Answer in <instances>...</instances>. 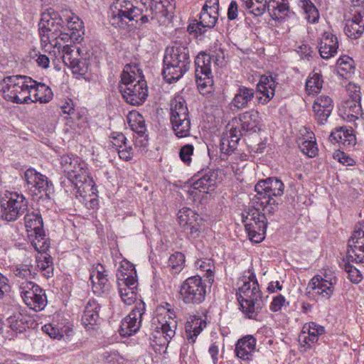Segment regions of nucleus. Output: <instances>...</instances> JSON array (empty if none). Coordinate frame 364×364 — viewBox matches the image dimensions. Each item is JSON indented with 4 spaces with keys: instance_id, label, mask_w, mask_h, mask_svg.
I'll use <instances>...</instances> for the list:
<instances>
[{
    "instance_id": "1",
    "label": "nucleus",
    "mask_w": 364,
    "mask_h": 364,
    "mask_svg": "<svg viewBox=\"0 0 364 364\" xmlns=\"http://www.w3.org/2000/svg\"><path fill=\"white\" fill-rule=\"evenodd\" d=\"M38 26L41 44L60 48L61 42L67 43L77 36L76 32L83 28V22L70 10L59 14L49 8L41 14Z\"/></svg>"
},
{
    "instance_id": "2",
    "label": "nucleus",
    "mask_w": 364,
    "mask_h": 364,
    "mask_svg": "<svg viewBox=\"0 0 364 364\" xmlns=\"http://www.w3.org/2000/svg\"><path fill=\"white\" fill-rule=\"evenodd\" d=\"M156 7L153 0H114L110 6L109 21L119 29H126L133 21L141 26L155 18Z\"/></svg>"
},
{
    "instance_id": "3",
    "label": "nucleus",
    "mask_w": 364,
    "mask_h": 364,
    "mask_svg": "<svg viewBox=\"0 0 364 364\" xmlns=\"http://www.w3.org/2000/svg\"><path fill=\"white\" fill-rule=\"evenodd\" d=\"M60 164L66 178L61 181V186L68 195L86 198L95 194V183L88 176L87 165L80 158L73 154L63 155Z\"/></svg>"
},
{
    "instance_id": "4",
    "label": "nucleus",
    "mask_w": 364,
    "mask_h": 364,
    "mask_svg": "<svg viewBox=\"0 0 364 364\" xmlns=\"http://www.w3.org/2000/svg\"><path fill=\"white\" fill-rule=\"evenodd\" d=\"M119 89L125 102L133 106L141 105L149 95L146 81L136 65H125Z\"/></svg>"
},
{
    "instance_id": "5",
    "label": "nucleus",
    "mask_w": 364,
    "mask_h": 364,
    "mask_svg": "<svg viewBox=\"0 0 364 364\" xmlns=\"http://www.w3.org/2000/svg\"><path fill=\"white\" fill-rule=\"evenodd\" d=\"M190 51L186 41H176L166 48L162 74L168 83L178 80L190 68Z\"/></svg>"
},
{
    "instance_id": "6",
    "label": "nucleus",
    "mask_w": 364,
    "mask_h": 364,
    "mask_svg": "<svg viewBox=\"0 0 364 364\" xmlns=\"http://www.w3.org/2000/svg\"><path fill=\"white\" fill-rule=\"evenodd\" d=\"M248 275H244L237 293L242 313L251 319H257L259 313L264 306L262 291L259 289L255 274L249 270Z\"/></svg>"
},
{
    "instance_id": "7",
    "label": "nucleus",
    "mask_w": 364,
    "mask_h": 364,
    "mask_svg": "<svg viewBox=\"0 0 364 364\" xmlns=\"http://www.w3.org/2000/svg\"><path fill=\"white\" fill-rule=\"evenodd\" d=\"M166 307L157 310V314L152 318L150 340L159 346H167L176 334L177 321L175 320V311L171 305L166 303Z\"/></svg>"
},
{
    "instance_id": "8",
    "label": "nucleus",
    "mask_w": 364,
    "mask_h": 364,
    "mask_svg": "<svg viewBox=\"0 0 364 364\" xmlns=\"http://www.w3.org/2000/svg\"><path fill=\"white\" fill-rule=\"evenodd\" d=\"M35 80L26 75H10L0 82V92L6 100L16 103H30Z\"/></svg>"
},
{
    "instance_id": "9",
    "label": "nucleus",
    "mask_w": 364,
    "mask_h": 364,
    "mask_svg": "<svg viewBox=\"0 0 364 364\" xmlns=\"http://www.w3.org/2000/svg\"><path fill=\"white\" fill-rule=\"evenodd\" d=\"M217 66L225 64V54L221 48L216 49L208 54L201 51L195 58L196 83L199 87H206L213 84L211 63Z\"/></svg>"
},
{
    "instance_id": "10",
    "label": "nucleus",
    "mask_w": 364,
    "mask_h": 364,
    "mask_svg": "<svg viewBox=\"0 0 364 364\" xmlns=\"http://www.w3.org/2000/svg\"><path fill=\"white\" fill-rule=\"evenodd\" d=\"M118 291L122 301L131 305L136 299L138 281L134 267L128 262L122 264L117 273Z\"/></svg>"
},
{
    "instance_id": "11",
    "label": "nucleus",
    "mask_w": 364,
    "mask_h": 364,
    "mask_svg": "<svg viewBox=\"0 0 364 364\" xmlns=\"http://www.w3.org/2000/svg\"><path fill=\"white\" fill-rule=\"evenodd\" d=\"M170 121L172 130L178 138L190 136L191 118L185 100L181 97H175L171 103Z\"/></svg>"
},
{
    "instance_id": "12",
    "label": "nucleus",
    "mask_w": 364,
    "mask_h": 364,
    "mask_svg": "<svg viewBox=\"0 0 364 364\" xmlns=\"http://www.w3.org/2000/svg\"><path fill=\"white\" fill-rule=\"evenodd\" d=\"M207 286L201 277L192 276L184 280L179 287V299L187 305H198L205 301Z\"/></svg>"
},
{
    "instance_id": "13",
    "label": "nucleus",
    "mask_w": 364,
    "mask_h": 364,
    "mask_svg": "<svg viewBox=\"0 0 364 364\" xmlns=\"http://www.w3.org/2000/svg\"><path fill=\"white\" fill-rule=\"evenodd\" d=\"M242 218L249 239L255 243L262 242L267 227L264 213H262L257 208H251L242 213Z\"/></svg>"
},
{
    "instance_id": "14",
    "label": "nucleus",
    "mask_w": 364,
    "mask_h": 364,
    "mask_svg": "<svg viewBox=\"0 0 364 364\" xmlns=\"http://www.w3.org/2000/svg\"><path fill=\"white\" fill-rule=\"evenodd\" d=\"M24 180L30 195L36 198H42L44 196L46 198H50L53 186L46 176L30 168L24 172Z\"/></svg>"
},
{
    "instance_id": "15",
    "label": "nucleus",
    "mask_w": 364,
    "mask_h": 364,
    "mask_svg": "<svg viewBox=\"0 0 364 364\" xmlns=\"http://www.w3.org/2000/svg\"><path fill=\"white\" fill-rule=\"evenodd\" d=\"M336 281L335 277L316 275L308 283L306 295L316 301L328 300L335 291Z\"/></svg>"
},
{
    "instance_id": "16",
    "label": "nucleus",
    "mask_w": 364,
    "mask_h": 364,
    "mask_svg": "<svg viewBox=\"0 0 364 364\" xmlns=\"http://www.w3.org/2000/svg\"><path fill=\"white\" fill-rule=\"evenodd\" d=\"M21 296L25 304L34 311H41L48 304L46 291L34 282L19 283Z\"/></svg>"
},
{
    "instance_id": "17",
    "label": "nucleus",
    "mask_w": 364,
    "mask_h": 364,
    "mask_svg": "<svg viewBox=\"0 0 364 364\" xmlns=\"http://www.w3.org/2000/svg\"><path fill=\"white\" fill-rule=\"evenodd\" d=\"M218 0H207L202 8L198 21L196 20V23L188 26V31L190 33L194 32L196 35H201L208 28H213L218 18Z\"/></svg>"
},
{
    "instance_id": "18",
    "label": "nucleus",
    "mask_w": 364,
    "mask_h": 364,
    "mask_svg": "<svg viewBox=\"0 0 364 364\" xmlns=\"http://www.w3.org/2000/svg\"><path fill=\"white\" fill-rule=\"evenodd\" d=\"M28 209L26 197L16 192L9 193L6 199L1 202V218L6 221H15Z\"/></svg>"
},
{
    "instance_id": "19",
    "label": "nucleus",
    "mask_w": 364,
    "mask_h": 364,
    "mask_svg": "<svg viewBox=\"0 0 364 364\" xmlns=\"http://www.w3.org/2000/svg\"><path fill=\"white\" fill-rule=\"evenodd\" d=\"M145 311V303L142 301L136 302L132 311L122 320L119 330L120 335L129 336L136 333L140 328Z\"/></svg>"
},
{
    "instance_id": "20",
    "label": "nucleus",
    "mask_w": 364,
    "mask_h": 364,
    "mask_svg": "<svg viewBox=\"0 0 364 364\" xmlns=\"http://www.w3.org/2000/svg\"><path fill=\"white\" fill-rule=\"evenodd\" d=\"M284 185L277 178H268L259 181L255 186L258 199L267 198H274L277 199L284 194Z\"/></svg>"
},
{
    "instance_id": "21",
    "label": "nucleus",
    "mask_w": 364,
    "mask_h": 364,
    "mask_svg": "<svg viewBox=\"0 0 364 364\" xmlns=\"http://www.w3.org/2000/svg\"><path fill=\"white\" fill-rule=\"evenodd\" d=\"M348 252L351 260L364 262V222L355 226L348 240Z\"/></svg>"
},
{
    "instance_id": "22",
    "label": "nucleus",
    "mask_w": 364,
    "mask_h": 364,
    "mask_svg": "<svg viewBox=\"0 0 364 364\" xmlns=\"http://www.w3.org/2000/svg\"><path fill=\"white\" fill-rule=\"evenodd\" d=\"M333 100L328 95L317 97L312 105L313 116L319 124H324L333 109Z\"/></svg>"
},
{
    "instance_id": "23",
    "label": "nucleus",
    "mask_w": 364,
    "mask_h": 364,
    "mask_svg": "<svg viewBox=\"0 0 364 364\" xmlns=\"http://www.w3.org/2000/svg\"><path fill=\"white\" fill-rule=\"evenodd\" d=\"M90 280L92 284V290L95 295L102 296L109 291L110 284L102 264L97 263L93 265Z\"/></svg>"
},
{
    "instance_id": "24",
    "label": "nucleus",
    "mask_w": 364,
    "mask_h": 364,
    "mask_svg": "<svg viewBox=\"0 0 364 364\" xmlns=\"http://www.w3.org/2000/svg\"><path fill=\"white\" fill-rule=\"evenodd\" d=\"M339 47L337 36L331 31H325L318 41L320 56L325 60L331 59L336 55Z\"/></svg>"
},
{
    "instance_id": "25",
    "label": "nucleus",
    "mask_w": 364,
    "mask_h": 364,
    "mask_svg": "<svg viewBox=\"0 0 364 364\" xmlns=\"http://www.w3.org/2000/svg\"><path fill=\"white\" fill-rule=\"evenodd\" d=\"M218 176L217 171L209 170L197 176V178H193L191 187L193 190H197L200 193H209L215 190Z\"/></svg>"
},
{
    "instance_id": "26",
    "label": "nucleus",
    "mask_w": 364,
    "mask_h": 364,
    "mask_svg": "<svg viewBox=\"0 0 364 364\" xmlns=\"http://www.w3.org/2000/svg\"><path fill=\"white\" fill-rule=\"evenodd\" d=\"M242 132L237 127H232L223 133L220 139V149L222 155H230L236 150L240 140Z\"/></svg>"
},
{
    "instance_id": "27",
    "label": "nucleus",
    "mask_w": 364,
    "mask_h": 364,
    "mask_svg": "<svg viewBox=\"0 0 364 364\" xmlns=\"http://www.w3.org/2000/svg\"><path fill=\"white\" fill-rule=\"evenodd\" d=\"M275 78L272 75H262L257 85L258 92L262 95L257 96L259 103L265 105L269 102L275 95V88L277 85Z\"/></svg>"
},
{
    "instance_id": "28",
    "label": "nucleus",
    "mask_w": 364,
    "mask_h": 364,
    "mask_svg": "<svg viewBox=\"0 0 364 364\" xmlns=\"http://www.w3.org/2000/svg\"><path fill=\"white\" fill-rule=\"evenodd\" d=\"M267 11L273 20L279 22L286 21L293 14L288 0H269Z\"/></svg>"
},
{
    "instance_id": "29",
    "label": "nucleus",
    "mask_w": 364,
    "mask_h": 364,
    "mask_svg": "<svg viewBox=\"0 0 364 364\" xmlns=\"http://www.w3.org/2000/svg\"><path fill=\"white\" fill-rule=\"evenodd\" d=\"M255 95L254 89L243 85L238 86L230 102L231 109L237 112L247 107L253 100Z\"/></svg>"
},
{
    "instance_id": "30",
    "label": "nucleus",
    "mask_w": 364,
    "mask_h": 364,
    "mask_svg": "<svg viewBox=\"0 0 364 364\" xmlns=\"http://www.w3.org/2000/svg\"><path fill=\"white\" fill-rule=\"evenodd\" d=\"M329 139L332 143H338L346 149L351 148L356 143V138L351 127L336 128L334 132H331Z\"/></svg>"
},
{
    "instance_id": "31",
    "label": "nucleus",
    "mask_w": 364,
    "mask_h": 364,
    "mask_svg": "<svg viewBox=\"0 0 364 364\" xmlns=\"http://www.w3.org/2000/svg\"><path fill=\"white\" fill-rule=\"evenodd\" d=\"M260 119L259 112L255 109L245 112L239 116L242 132L249 134L260 129Z\"/></svg>"
},
{
    "instance_id": "32",
    "label": "nucleus",
    "mask_w": 364,
    "mask_h": 364,
    "mask_svg": "<svg viewBox=\"0 0 364 364\" xmlns=\"http://www.w3.org/2000/svg\"><path fill=\"white\" fill-rule=\"evenodd\" d=\"M324 333L325 328L323 326L315 322H309L305 323L303 326L299 339L306 345L310 346L312 343H316L318 336L323 335Z\"/></svg>"
},
{
    "instance_id": "33",
    "label": "nucleus",
    "mask_w": 364,
    "mask_h": 364,
    "mask_svg": "<svg viewBox=\"0 0 364 364\" xmlns=\"http://www.w3.org/2000/svg\"><path fill=\"white\" fill-rule=\"evenodd\" d=\"M364 31V14L358 11L346 22L345 33L350 38L357 39Z\"/></svg>"
},
{
    "instance_id": "34",
    "label": "nucleus",
    "mask_w": 364,
    "mask_h": 364,
    "mask_svg": "<svg viewBox=\"0 0 364 364\" xmlns=\"http://www.w3.org/2000/svg\"><path fill=\"white\" fill-rule=\"evenodd\" d=\"M256 347V339L251 335L246 336L238 340L235 346V353L238 358L250 360Z\"/></svg>"
},
{
    "instance_id": "35",
    "label": "nucleus",
    "mask_w": 364,
    "mask_h": 364,
    "mask_svg": "<svg viewBox=\"0 0 364 364\" xmlns=\"http://www.w3.org/2000/svg\"><path fill=\"white\" fill-rule=\"evenodd\" d=\"M100 305L95 300H90L85 306L82 316V323L84 326L95 325L100 319L99 311Z\"/></svg>"
},
{
    "instance_id": "36",
    "label": "nucleus",
    "mask_w": 364,
    "mask_h": 364,
    "mask_svg": "<svg viewBox=\"0 0 364 364\" xmlns=\"http://www.w3.org/2000/svg\"><path fill=\"white\" fill-rule=\"evenodd\" d=\"M7 322L12 331L21 333L29 328L32 321L26 315L16 312L7 318Z\"/></svg>"
},
{
    "instance_id": "37",
    "label": "nucleus",
    "mask_w": 364,
    "mask_h": 364,
    "mask_svg": "<svg viewBox=\"0 0 364 364\" xmlns=\"http://www.w3.org/2000/svg\"><path fill=\"white\" fill-rule=\"evenodd\" d=\"M341 112L343 119L353 122L358 119L360 117L362 118V113L364 109H362L360 102L346 101Z\"/></svg>"
},
{
    "instance_id": "38",
    "label": "nucleus",
    "mask_w": 364,
    "mask_h": 364,
    "mask_svg": "<svg viewBox=\"0 0 364 364\" xmlns=\"http://www.w3.org/2000/svg\"><path fill=\"white\" fill-rule=\"evenodd\" d=\"M336 71L343 78H350L355 72V63L352 58L348 55L341 56L336 62Z\"/></svg>"
},
{
    "instance_id": "39",
    "label": "nucleus",
    "mask_w": 364,
    "mask_h": 364,
    "mask_svg": "<svg viewBox=\"0 0 364 364\" xmlns=\"http://www.w3.org/2000/svg\"><path fill=\"white\" fill-rule=\"evenodd\" d=\"M32 92H34L33 98L31 97L30 102L47 103L52 100L53 96L50 87L43 83H38L36 81H35V85L32 86Z\"/></svg>"
},
{
    "instance_id": "40",
    "label": "nucleus",
    "mask_w": 364,
    "mask_h": 364,
    "mask_svg": "<svg viewBox=\"0 0 364 364\" xmlns=\"http://www.w3.org/2000/svg\"><path fill=\"white\" fill-rule=\"evenodd\" d=\"M203 324L205 325V322L200 318L193 317L191 321H188L185 326L186 338L189 343L193 344L196 341L197 336L203 330Z\"/></svg>"
},
{
    "instance_id": "41",
    "label": "nucleus",
    "mask_w": 364,
    "mask_h": 364,
    "mask_svg": "<svg viewBox=\"0 0 364 364\" xmlns=\"http://www.w3.org/2000/svg\"><path fill=\"white\" fill-rule=\"evenodd\" d=\"M128 123L132 130L140 136H147L146 134V127L144 117L138 112H130L127 117Z\"/></svg>"
},
{
    "instance_id": "42",
    "label": "nucleus",
    "mask_w": 364,
    "mask_h": 364,
    "mask_svg": "<svg viewBox=\"0 0 364 364\" xmlns=\"http://www.w3.org/2000/svg\"><path fill=\"white\" fill-rule=\"evenodd\" d=\"M28 240L34 249L38 252H46L50 247V243L44 230L35 233H28Z\"/></svg>"
},
{
    "instance_id": "43",
    "label": "nucleus",
    "mask_w": 364,
    "mask_h": 364,
    "mask_svg": "<svg viewBox=\"0 0 364 364\" xmlns=\"http://www.w3.org/2000/svg\"><path fill=\"white\" fill-rule=\"evenodd\" d=\"M25 226L28 233L41 232L43 230V223L41 215L38 213L31 212L26 214L24 217Z\"/></svg>"
},
{
    "instance_id": "44",
    "label": "nucleus",
    "mask_w": 364,
    "mask_h": 364,
    "mask_svg": "<svg viewBox=\"0 0 364 364\" xmlns=\"http://www.w3.org/2000/svg\"><path fill=\"white\" fill-rule=\"evenodd\" d=\"M299 6L306 14L305 18L312 24L318 23L320 14L318 9L311 0H299Z\"/></svg>"
},
{
    "instance_id": "45",
    "label": "nucleus",
    "mask_w": 364,
    "mask_h": 364,
    "mask_svg": "<svg viewBox=\"0 0 364 364\" xmlns=\"http://www.w3.org/2000/svg\"><path fill=\"white\" fill-rule=\"evenodd\" d=\"M323 87L322 76L318 73H311L306 82V90L309 95H315L321 92Z\"/></svg>"
},
{
    "instance_id": "46",
    "label": "nucleus",
    "mask_w": 364,
    "mask_h": 364,
    "mask_svg": "<svg viewBox=\"0 0 364 364\" xmlns=\"http://www.w3.org/2000/svg\"><path fill=\"white\" fill-rule=\"evenodd\" d=\"M32 266L22 264L14 269V274L17 278V284L23 282H33L31 280L35 277V272L31 269Z\"/></svg>"
},
{
    "instance_id": "47",
    "label": "nucleus",
    "mask_w": 364,
    "mask_h": 364,
    "mask_svg": "<svg viewBox=\"0 0 364 364\" xmlns=\"http://www.w3.org/2000/svg\"><path fill=\"white\" fill-rule=\"evenodd\" d=\"M178 220L180 225L183 228L196 222L202 223V218L190 208L180 210L178 215Z\"/></svg>"
},
{
    "instance_id": "48",
    "label": "nucleus",
    "mask_w": 364,
    "mask_h": 364,
    "mask_svg": "<svg viewBox=\"0 0 364 364\" xmlns=\"http://www.w3.org/2000/svg\"><path fill=\"white\" fill-rule=\"evenodd\" d=\"M243 2L246 9L255 16H262L267 9L266 0H243Z\"/></svg>"
},
{
    "instance_id": "49",
    "label": "nucleus",
    "mask_w": 364,
    "mask_h": 364,
    "mask_svg": "<svg viewBox=\"0 0 364 364\" xmlns=\"http://www.w3.org/2000/svg\"><path fill=\"white\" fill-rule=\"evenodd\" d=\"M55 48V47H54ZM58 48V52L60 53V49L62 48V55L61 58L63 59V63L67 66H73L74 63H77L76 60H79L80 58L77 57V53L78 50H75V47H70V46L66 44V45H62L60 48L56 47Z\"/></svg>"
},
{
    "instance_id": "50",
    "label": "nucleus",
    "mask_w": 364,
    "mask_h": 364,
    "mask_svg": "<svg viewBox=\"0 0 364 364\" xmlns=\"http://www.w3.org/2000/svg\"><path fill=\"white\" fill-rule=\"evenodd\" d=\"M309 134L310 135L309 136L310 139H305L304 138L299 139L298 144L302 153L312 158L317 154L318 148L316 141L312 139L313 137L311 136L314 135V134L311 132L309 133Z\"/></svg>"
},
{
    "instance_id": "51",
    "label": "nucleus",
    "mask_w": 364,
    "mask_h": 364,
    "mask_svg": "<svg viewBox=\"0 0 364 364\" xmlns=\"http://www.w3.org/2000/svg\"><path fill=\"white\" fill-rule=\"evenodd\" d=\"M185 265V255L180 252L171 255L168 259V266L173 274L179 273Z\"/></svg>"
},
{
    "instance_id": "52",
    "label": "nucleus",
    "mask_w": 364,
    "mask_h": 364,
    "mask_svg": "<svg viewBox=\"0 0 364 364\" xmlns=\"http://www.w3.org/2000/svg\"><path fill=\"white\" fill-rule=\"evenodd\" d=\"M36 262L38 267L45 277L50 278L53 275V259L50 255H41L37 258Z\"/></svg>"
},
{
    "instance_id": "53",
    "label": "nucleus",
    "mask_w": 364,
    "mask_h": 364,
    "mask_svg": "<svg viewBox=\"0 0 364 364\" xmlns=\"http://www.w3.org/2000/svg\"><path fill=\"white\" fill-rule=\"evenodd\" d=\"M349 257V252H347V262H346L343 265L344 270L348 273V279L354 284H358L362 280V274L360 272L351 265L350 262H355V263H363V262H356L350 259Z\"/></svg>"
},
{
    "instance_id": "54",
    "label": "nucleus",
    "mask_w": 364,
    "mask_h": 364,
    "mask_svg": "<svg viewBox=\"0 0 364 364\" xmlns=\"http://www.w3.org/2000/svg\"><path fill=\"white\" fill-rule=\"evenodd\" d=\"M257 203L262 207L263 213L273 214L278 210V200L274 198L264 197L263 199H258Z\"/></svg>"
},
{
    "instance_id": "55",
    "label": "nucleus",
    "mask_w": 364,
    "mask_h": 364,
    "mask_svg": "<svg viewBox=\"0 0 364 364\" xmlns=\"http://www.w3.org/2000/svg\"><path fill=\"white\" fill-rule=\"evenodd\" d=\"M194 147L192 144H186L183 146L179 151V156L183 162L189 165L191 162V156L193 154Z\"/></svg>"
},
{
    "instance_id": "56",
    "label": "nucleus",
    "mask_w": 364,
    "mask_h": 364,
    "mask_svg": "<svg viewBox=\"0 0 364 364\" xmlns=\"http://www.w3.org/2000/svg\"><path fill=\"white\" fill-rule=\"evenodd\" d=\"M77 63H74L73 66L70 68L73 69L74 73L84 75L87 73L88 70V63L86 57H82L79 60H76Z\"/></svg>"
},
{
    "instance_id": "57",
    "label": "nucleus",
    "mask_w": 364,
    "mask_h": 364,
    "mask_svg": "<svg viewBox=\"0 0 364 364\" xmlns=\"http://www.w3.org/2000/svg\"><path fill=\"white\" fill-rule=\"evenodd\" d=\"M203 225L204 223L202 220V223H199V221L196 222L193 224L184 227L183 229L189 237L196 238L199 236L201 230H203Z\"/></svg>"
},
{
    "instance_id": "58",
    "label": "nucleus",
    "mask_w": 364,
    "mask_h": 364,
    "mask_svg": "<svg viewBox=\"0 0 364 364\" xmlns=\"http://www.w3.org/2000/svg\"><path fill=\"white\" fill-rule=\"evenodd\" d=\"M347 92L350 97L348 101L360 102L361 100V88L355 83H348L346 87Z\"/></svg>"
},
{
    "instance_id": "59",
    "label": "nucleus",
    "mask_w": 364,
    "mask_h": 364,
    "mask_svg": "<svg viewBox=\"0 0 364 364\" xmlns=\"http://www.w3.org/2000/svg\"><path fill=\"white\" fill-rule=\"evenodd\" d=\"M285 304V297L282 294H279L273 297L272 301L269 305V309L272 312L279 311Z\"/></svg>"
},
{
    "instance_id": "60",
    "label": "nucleus",
    "mask_w": 364,
    "mask_h": 364,
    "mask_svg": "<svg viewBox=\"0 0 364 364\" xmlns=\"http://www.w3.org/2000/svg\"><path fill=\"white\" fill-rule=\"evenodd\" d=\"M333 156L334 159L338 160L344 166H353L355 163L353 159L343 151H337L333 154Z\"/></svg>"
},
{
    "instance_id": "61",
    "label": "nucleus",
    "mask_w": 364,
    "mask_h": 364,
    "mask_svg": "<svg viewBox=\"0 0 364 364\" xmlns=\"http://www.w3.org/2000/svg\"><path fill=\"white\" fill-rule=\"evenodd\" d=\"M196 265L201 271L205 272L206 273L207 277L209 278L213 276V264L210 259H198V261H196Z\"/></svg>"
},
{
    "instance_id": "62",
    "label": "nucleus",
    "mask_w": 364,
    "mask_h": 364,
    "mask_svg": "<svg viewBox=\"0 0 364 364\" xmlns=\"http://www.w3.org/2000/svg\"><path fill=\"white\" fill-rule=\"evenodd\" d=\"M112 139V145L117 150L127 146V138L122 133H116Z\"/></svg>"
},
{
    "instance_id": "63",
    "label": "nucleus",
    "mask_w": 364,
    "mask_h": 364,
    "mask_svg": "<svg viewBox=\"0 0 364 364\" xmlns=\"http://www.w3.org/2000/svg\"><path fill=\"white\" fill-rule=\"evenodd\" d=\"M228 19L229 21L235 20L238 16V5L236 1L232 0L228 9Z\"/></svg>"
},
{
    "instance_id": "64",
    "label": "nucleus",
    "mask_w": 364,
    "mask_h": 364,
    "mask_svg": "<svg viewBox=\"0 0 364 364\" xmlns=\"http://www.w3.org/2000/svg\"><path fill=\"white\" fill-rule=\"evenodd\" d=\"M119 157L124 161H129L133 157V150L131 146H126L117 150Z\"/></svg>"
}]
</instances>
